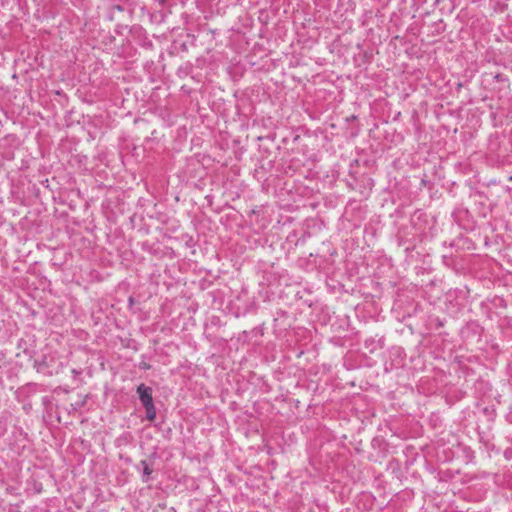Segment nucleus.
<instances>
[{
	"label": "nucleus",
	"mask_w": 512,
	"mask_h": 512,
	"mask_svg": "<svg viewBox=\"0 0 512 512\" xmlns=\"http://www.w3.org/2000/svg\"><path fill=\"white\" fill-rule=\"evenodd\" d=\"M147 419L153 421L156 417V410L154 404L146 406Z\"/></svg>",
	"instance_id": "2"
},
{
	"label": "nucleus",
	"mask_w": 512,
	"mask_h": 512,
	"mask_svg": "<svg viewBox=\"0 0 512 512\" xmlns=\"http://www.w3.org/2000/svg\"><path fill=\"white\" fill-rule=\"evenodd\" d=\"M137 393L139 394V398L145 407L149 406L150 404H154L152 398V389L150 387H147L144 384H140L137 388Z\"/></svg>",
	"instance_id": "1"
},
{
	"label": "nucleus",
	"mask_w": 512,
	"mask_h": 512,
	"mask_svg": "<svg viewBox=\"0 0 512 512\" xmlns=\"http://www.w3.org/2000/svg\"><path fill=\"white\" fill-rule=\"evenodd\" d=\"M141 464L143 465V474L149 476L152 473V469L145 461H142Z\"/></svg>",
	"instance_id": "3"
}]
</instances>
